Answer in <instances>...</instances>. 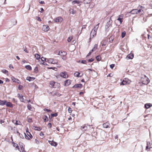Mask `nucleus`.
I'll list each match as a JSON object with an SVG mask.
<instances>
[{
  "mask_svg": "<svg viewBox=\"0 0 152 152\" xmlns=\"http://www.w3.org/2000/svg\"><path fill=\"white\" fill-rule=\"evenodd\" d=\"M99 23H98L94 27V29L91 31L90 34V39L93 38L95 36L96 34L98 28Z\"/></svg>",
  "mask_w": 152,
  "mask_h": 152,
  "instance_id": "nucleus-1",
  "label": "nucleus"
},
{
  "mask_svg": "<svg viewBox=\"0 0 152 152\" xmlns=\"http://www.w3.org/2000/svg\"><path fill=\"white\" fill-rule=\"evenodd\" d=\"M143 10L141 9H139L137 10V9H133L130 12V13L131 14H135L140 13L141 15H143Z\"/></svg>",
  "mask_w": 152,
  "mask_h": 152,
  "instance_id": "nucleus-2",
  "label": "nucleus"
},
{
  "mask_svg": "<svg viewBox=\"0 0 152 152\" xmlns=\"http://www.w3.org/2000/svg\"><path fill=\"white\" fill-rule=\"evenodd\" d=\"M141 81L142 83L145 85L148 84L150 82L149 79L145 75H144V78H142Z\"/></svg>",
  "mask_w": 152,
  "mask_h": 152,
  "instance_id": "nucleus-3",
  "label": "nucleus"
},
{
  "mask_svg": "<svg viewBox=\"0 0 152 152\" xmlns=\"http://www.w3.org/2000/svg\"><path fill=\"white\" fill-rule=\"evenodd\" d=\"M131 81L127 78L124 79L122 82L121 83L120 85H125L128 84L131 82Z\"/></svg>",
  "mask_w": 152,
  "mask_h": 152,
  "instance_id": "nucleus-4",
  "label": "nucleus"
},
{
  "mask_svg": "<svg viewBox=\"0 0 152 152\" xmlns=\"http://www.w3.org/2000/svg\"><path fill=\"white\" fill-rule=\"evenodd\" d=\"M112 23V21L111 20V18L110 19V20H108V21L107 23L105 26V28L106 31H108L109 30V27L111 25V24Z\"/></svg>",
  "mask_w": 152,
  "mask_h": 152,
  "instance_id": "nucleus-5",
  "label": "nucleus"
},
{
  "mask_svg": "<svg viewBox=\"0 0 152 152\" xmlns=\"http://www.w3.org/2000/svg\"><path fill=\"white\" fill-rule=\"evenodd\" d=\"M48 63L52 64H56L58 63L57 60L52 58H49L48 60Z\"/></svg>",
  "mask_w": 152,
  "mask_h": 152,
  "instance_id": "nucleus-6",
  "label": "nucleus"
},
{
  "mask_svg": "<svg viewBox=\"0 0 152 152\" xmlns=\"http://www.w3.org/2000/svg\"><path fill=\"white\" fill-rule=\"evenodd\" d=\"M17 95L18 98L21 102H24V99L23 98V96L22 94H18Z\"/></svg>",
  "mask_w": 152,
  "mask_h": 152,
  "instance_id": "nucleus-7",
  "label": "nucleus"
},
{
  "mask_svg": "<svg viewBox=\"0 0 152 152\" xmlns=\"http://www.w3.org/2000/svg\"><path fill=\"white\" fill-rule=\"evenodd\" d=\"M61 77L65 78H66L68 77V75L67 73L65 72H62L60 74Z\"/></svg>",
  "mask_w": 152,
  "mask_h": 152,
  "instance_id": "nucleus-8",
  "label": "nucleus"
},
{
  "mask_svg": "<svg viewBox=\"0 0 152 152\" xmlns=\"http://www.w3.org/2000/svg\"><path fill=\"white\" fill-rule=\"evenodd\" d=\"M42 30L45 32H47L49 30V27L47 25H43L42 27Z\"/></svg>",
  "mask_w": 152,
  "mask_h": 152,
  "instance_id": "nucleus-9",
  "label": "nucleus"
},
{
  "mask_svg": "<svg viewBox=\"0 0 152 152\" xmlns=\"http://www.w3.org/2000/svg\"><path fill=\"white\" fill-rule=\"evenodd\" d=\"M63 20V19L61 17H59L55 19L54 21L56 22H61Z\"/></svg>",
  "mask_w": 152,
  "mask_h": 152,
  "instance_id": "nucleus-10",
  "label": "nucleus"
},
{
  "mask_svg": "<svg viewBox=\"0 0 152 152\" xmlns=\"http://www.w3.org/2000/svg\"><path fill=\"white\" fill-rule=\"evenodd\" d=\"M71 83V80H67L64 81V86H69Z\"/></svg>",
  "mask_w": 152,
  "mask_h": 152,
  "instance_id": "nucleus-11",
  "label": "nucleus"
},
{
  "mask_svg": "<svg viewBox=\"0 0 152 152\" xmlns=\"http://www.w3.org/2000/svg\"><path fill=\"white\" fill-rule=\"evenodd\" d=\"M67 54V53L66 52L64 51H59L58 53V55L64 56L66 55Z\"/></svg>",
  "mask_w": 152,
  "mask_h": 152,
  "instance_id": "nucleus-12",
  "label": "nucleus"
},
{
  "mask_svg": "<svg viewBox=\"0 0 152 152\" xmlns=\"http://www.w3.org/2000/svg\"><path fill=\"white\" fill-rule=\"evenodd\" d=\"M11 79L13 82L19 83L20 81L18 79H16L13 77H11Z\"/></svg>",
  "mask_w": 152,
  "mask_h": 152,
  "instance_id": "nucleus-13",
  "label": "nucleus"
},
{
  "mask_svg": "<svg viewBox=\"0 0 152 152\" xmlns=\"http://www.w3.org/2000/svg\"><path fill=\"white\" fill-rule=\"evenodd\" d=\"M134 56L133 54L132 53H130L126 57V58L127 59H132L133 58V57Z\"/></svg>",
  "mask_w": 152,
  "mask_h": 152,
  "instance_id": "nucleus-14",
  "label": "nucleus"
},
{
  "mask_svg": "<svg viewBox=\"0 0 152 152\" xmlns=\"http://www.w3.org/2000/svg\"><path fill=\"white\" fill-rule=\"evenodd\" d=\"M6 104H5L6 105L7 107H12L13 106L12 104L10 102H7L6 101Z\"/></svg>",
  "mask_w": 152,
  "mask_h": 152,
  "instance_id": "nucleus-15",
  "label": "nucleus"
},
{
  "mask_svg": "<svg viewBox=\"0 0 152 152\" xmlns=\"http://www.w3.org/2000/svg\"><path fill=\"white\" fill-rule=\"evenodd\" d=\"M80 73L77 72H75L74 73L75 76L77 77H81L83 75V73L82 74V75H80Z\"/></svg>",
  "mask_w": 152,
  "mask_h": 152,
  "instance_id": "nucleus-16",
  "label": "nucleus"
},
{
  "mask_svg": "<svg viewBox=\"0 0 152 152\" xmlns=\"http://www.w3.org/2000/svg\"><path fill=\"white\" fill-rule=\"evenodd\" d=\"M35 79V78L34 77L28 76L27 77L26 79L29 81H31L34 80Z\"/></svg>",
  "mask_w": 152,
  "mask_h": 152,
  "instance_id": "nucleus-17",
  "label": "nucleus"
},
{
  "mask_svg": "<svg viewBox=\"0 0 152 152\" xmlns=\"http://www.w3.org/2000/svg\"><path fill=\"white\" fill-rule=\"evenodd\" d=\"M80 1H78L76 0L73 1L72 2V5H74L75 4H80Z\"/></svg>",
  "mask_w": 152,
  "mask_h": 152,
  "instance_id": "nucleus-18",
  "label": "nucleus"
},
{
  "mask_svg": "<svg viewBox=\"0 0 152 152\" xmlns=\"http://www.w3.org/2000/svg\"><path fill=\"white\" fill-rule=\"evenodd\" d=\"M151 143H147V146L146 147V150L147 151H149L150 149L152 147H151Z\"/></svg>",
  "mask_w": 152,
  "mask_h": 152,
  "instance_id": "nucleus-19",
  "label": "nucleus"
},
{
  "mask_svg": "<svg viewBox=\"0 0 152 152\" xmlns=\"http://www.w3.org/2000/svg\"><path fill=\"white\" fill-rule=\"evenodd\" d=\"M27 135L26 134H25V138L29 140L30 138H31L32 137V135L31 134V135L29 134V133H28V134H27Z\"/></svg>",
  "mask_w": 152,
  "mask_h": 152,
  "instance_id": "nucleus-20",
  "label": "nucleus"
},
{
  "mask_svg": "<svg viewBox=\"0 0 152 152\" xmlns=\"http://www.w3.org/2000/svg\"><path fill=\"white\" fill-rule=\"evenodd\" d=\"M109 123L108 122H107L103 124V126L104 128H107L109 127Z\"/></svg>",
  "mask_w": 152,
  "mask_h": 152,
  "instance_id": "nucleus-21",
  "label": "nucleus"
},
{
  "mask_svg": "<svg viewBox=\"0 0 152 152\" xmlns=\"http://www.w3.org/2000/svg\"><path fill=\"white\" fill-rule=\"evenodd\" d=\"M83 85L82 84L80 83L79 84H76L74 85V87L76 88H81L82 87Z\"/></svg>",
  "mask_w": 152,
  "mask_h": 152,
  "instance_id": "nucleus-22",
  "label": "nucleus"
},
{
  "mask_svg": "<svg viewBox=\"0 0 152 152\" xmlns=\"http://www.w3.org/2000/svg\"><path fill=\"white\" fill-rule=\"evenodd\" d=\"M69 12L70 13H72L73 14H75L76 13V11L72 9H70Z\"/></svg>",
  "mask_w": 152,
  "mask_h": 152,
  "instance_id": "nucleus-23",
  "label": "nucleus"
},
{
  "mask_svg": "<svg viewBox=\"0 0 152 152\" xmlns=\"http://www.w3.org/2000/svg\"><path fill=\"white\" fill-rule=\"evenodd\" d=\"M98 45L97 44H95L93 49L91 50V52H92L94 51H95L97 48Z\"/></svg>",
  "mask_w": 152,
  "mask_h": 152,
  "instance_id": "nucleus-24",
  "label": "nucleus"
},
{
  "mask_svg": "<svg viewBox=\"0 0 152 152\" xmlns=\"http://www.w3.org/2000/svg\"><path fill=\"white\" fill-rule=\"evenodd\" d=\"M21 145H20L21 148V150L23 151V152H26L24 150V148L23 147V146H24V145L23 143H21Z\"/></svg>",
  "mask_w": 152,
  "mask_h": 152,
  "instance_id": "nucleus-25",
  "label": "nucleus"
},
{
  "mask_svg": "<svg viewBox=\"0 0 152 152\" xmlns=\"http://www.w3.org/2000/svg\"><path fill=\"white\" fill-rule=\"evenodd\" d=\"M33 128L35 130L40 131L41 130V129L39 127H38L36 126H34Z\"/></svg>",
  "mask_w": 152,
  "mask_h": 152,
  "instance_id": "nucleus-26",
  "label": "nucleus"
},
{
  "mask_svg": "<svg viewBox=\"0 0 152 152\" xmlns=\"http://www.w3.org/2000/svg\"><path fill=\"white\" fill-rule=\"evenodd\" d=\"M6 100H0V105H3L6 104Z\"/></svg>",
  "mask_w": 152,
  "mask_h": 152,
  "instance_id": "nucleus-27",
  "label": "nucleus"
},
{
  "mask_svg": "<svg viewBox=\"0 0 152 152\" xmlns=\"http://www.w3.org/2000/svg\"><path fill=\"white\" fill-rule=\"evenodd\" d=\"M151 104H146L145 105V107L146 109L149 108L151 106Z\"/></svg>",
  "mask_w": 152,
  "mask_h": 152,
  "instance_id": "nucleus-28",
  "label": "nucleus"
},
{
  "mask_svg": "<svg viewBox=\"0 0 152 152\" xmlns=\"http://www.w3.org/2000/svg\"><path fill=\"white\" fill-rule=\"evenodd\" d=\"M12 144H13V145L14 147H15L16 148H17L18 150H19L20 149L19 148V146L17 143H12Z\"/></svg>",
  "mask_w": 152,
  "mask_h": 152,
  "instance_id": "nucleus-29",
  "label": "nucleus"
},
{
  "mask_svg": "<svg viewBox=\"0 0 152 152\" xmlns=\"http://www.w3.org/2000/svg\"><path fill=\"white\" fill-rule=\"evenodd\" d=\"M25 67L26 69H28V70H31L32 69L30 65H26L25 66Z\"/></svg>",
  "mask_w": 152,
  "mask_h": 152,
  "instance_id": "nucleus-30",
  "label": "nucleus"
},
{
  "mask_svg": "<svg viewBox=\"0 0 152 152\" xmlns=\"http://www.w3.org/2000/svg\"><path fill=\"white\" fill-rule=\"evenodd\" d=\"M55 83L54 81H51L50 83V85L51 87H53Z\"/></svg>",
  "mask_w": 152,
  "mask_h": 152,
  "instance_id": "nucleus-31",
  "label": "nucleus"
},
{
  "mask_svg": "<svg viewBox=\"0 0 152 152\" xmlns=\"http://www.w3.org/2000/svg\"><path fill=\"white\" fill-rule=\"evenodd\" d=\"M91 1V0H84L83 3L84 4H87L90 3Z\"/></svg>",
  "mask_w": 152,
  "mask_h": 152,
  "instance_id": "nucleus-32",
  "label": "nucleus"
},
{
  "mask_svg": "<svg viewBox=\"0 0 152 152\" xmlns=\"http://www.w3.org/2000/svg\"><path fill=\"white\" fill-rule=\"evenodd\" d=\"M87 126H81V129L82 130H83L84 131H86L87 129Z\"/></svg>",
  "mask_w": 152,
  "mask_h": 152,
  "instance_id": "nucleus-33",
  "label": "nucleus"
},
{
  "mask_svg": "<svg viewBox=\"0 0 152 152\" xmlns=\"http://www.w3.org/2000/svg\"><path fill=\"white\" fill-rule=\"evenodd\" d=\"M35 58L37 60L39 59L40 57V56L38 54H35Z\"/></svg>",
  "mask_w": 152,
  "mask_h": 152,
  "instance_id": "nucleus-34",
  "label": "nucleus"
},
{
  "mask_svg": "<svg viewBox=\"0 0 152 152\" xmlns=\"http://www.w3.org/2000/svg\"><path fill=\"white\" fill-rule=\"evenodd\" d=\"M27 107L28 110H32L31 106L30 104H28L27 105Z\"/></svg>",
  "mask_w": 152,
  "mask_h": 152,
  "instance_id": "nucleus-35",
  "label": "nucleus"
},
{
  "mask_svg": "<svg viewBox=\"0 0 152 152\" xmlns=\"http://www.w3.org/2000/svg\"><path fill=\"white\" fill-rule=\"evenodd\" d=\"M114 39V37L113 36H111L109 39V41L110 42H112L113 41Z\"/></svg>",
  "mask_w": 152,
  "mask_h": 152,
  "instance_id": "nucleus-36",
  "label": "nucleus"
},
{
  "mask_svg": "<svg viewBox=\"0 0 152 152\" xmlns=\"http://www.w3.org/2000/svg\"><path fill=\"white\" fill-rule=\"evenodd\" d=\"M34 72L35 73H37L38 72V68L37 67H35L34 69Z\"/></svg>",
  "mask_w": 152,
  "mask_h": 152,
  "instance_id": "nucleus-37",
  "label": "nucleus"
},
{
  "mask_svg": "<svg viewBox=\"0 0 152 152\" xmlns=\"http://www.w3.org/2000/svg\"><path fill=\"white\" fill-rule=\"evenodd\" d=\"M122 18H118L117 19V20L119 21L120 22V24L121 23L123 22Z\"/></svg>",
  "mask_w": 152,
  "mask_h": 152,
  "instance_id": "nucleus-38",
  "label": "nucleus"
},
{
  "mask_svg": "<svg viewBox=\"0 0 152 152\" xmlns=\"http://www.w3.org/2000/svg\"><path fill=\"white\" fill-rule=\"evenodd\" d=\"M44 119L45 122H46V121H48V117L46 115H45L44 118Z\"/></svg>",
  "mask_w": 152,
  "mask_h": 152,
  "instance_id": "nucleus-39",
  "label": "nucleus"
},
{
  "mask_svg": "<svg viewBox=\"0 0 152 152\" xmlns=\"http://www.w3.org/2000/svg\"><path fill=\"white\" fill-rule=\"evenodd\" d=\"M131 13H130V12H127L125 14V16L126 17H128L131 16Z\"/></svg>",
  "mask_w": 152,
  "mask_h": 152,
  "instance_id": "nucleus-40",
  "label": "nucleus"
},
{
  "mask_svg": "<svg viewBox=\"0 0 152 152\" xmlns=\"http://www.w3.org/2000/svg\"><path fill=\"white\" fill-rule=\"evenodd\" d=\"M51 146H53L54 147H56L57 146V143H50Z\"/></svg>",
  "mask_w": 152,
  "mask_h": 152,
  "instance_id": "nucleus-41",
  "label": "nucleus"
},
{
  "mask_svg": "<svg viewBox=\"0 0 152 152\" xmlns=\"http://www.w3.org/2000/svg\"><path fill=\"white\" fill-rule=\"evenodd\" d=\"M26 134H28V133H29V134L31 135L30 133L28 132V127H26Z\"/></svg>",
  "mask_w": 152,
  "mask_h": 152,
  "instance_id": "nucleus-42",
  "label": "nucleus"
},
{
  "mask_svg": "<svg viewBox=\"0 0 152 152\" xmlns=\"http://www.w3.org/2000/svg\"><path fill=\"white\" fill-rule=\"evenodd\" d=\"M126 33L125 32H122L121 34V36L122 38L124 37Z\"/></svg>",
  "mask_w": 152,
  "mask_h": 152,
  "instance_id": "nucleus-43",
  "label": "nucleus"
},
{
  "mask_svg": "<svg viewBox=\"0 0 152 152\" xmlns=\"http://www.w3.org/2000/svg\"><path fill=\"white\" fill-rule=\"evenodd\" d=\"M2 72H3V73L5 74H6L8 72L5 69H3V70H2Z\"/></svg>",
  "mask_w": 152,
  "mask_h": 152,
  "instance_id": "nucleus-44",
  "label": "nucleus"
},
{
  "mask_svg": "<svg viewBox=\"0 0 152 152\" xmlns=\"http://www.w3.org/2000/svg\"><path fill=\"white\" fill-rule=\"evenodd\" d=\"M72 38V37H69L67 39L68 42H70Z\"/></svg>",
  "mask_w": 152,
  "mask_h": 152,
  "instance_id": "nucleus-45",
  "label": "nucleus"
},
{
  "mask_svg": "<svg viewBox=\"0 0 152 152\" xmlns=\"http://www.w3.org/2000/svg\"><path fill=\"white\" fill-rule=\"evenodd\" d=\"M57 115V113H55L53 114H51V116L52 117H56Z\"/></svg>",
  "mask_w": 152,
  "mask_h": 152,
  "instance_id": "nucleus-46",
  "label": "nucleus"
},
{
  "mask_svg": "<svg viewBox=\"0 0 152 152\" xmlns=\"http://www.w3.org/2000/svg\"><path fill=\"white\" fill-rule=\"evenodd\" d=\"M20 121H16V122L15 123V124H16V125H19L20 124Z\"/></svg>",
  "mask_w": 152,
  "mask_h": 152,
  "instance_id": "nucleus-47",
  "label": "nucleus"
},
{
  "mask_svg": "<svg viewBox=\"0 0 152 152\" xmlns=\"http://www.w3.org/2000/svg\"><path fill=\"white\" fill-rule=\"evenodd\" d=\"M114 66V64H112L110 65V67L111 69H113Z\"/></svg>",
  "mask_w": 152,
  "mask_h": 152,
  "instance_id": "nucleus-48",
  "label": "nucleus"
},
{
  "mask_svg": "<svg viewBox=\"0 0 152 152\" xmlns=\"http://www.w3.org/2000/svg\"><path fill=\"white\" fill-rule=\"evenodd\" d=\"M81 62L83 64H86V61L85 60H82Z\"/></svg>",
  "mask_w": 152,
  "mask_h": 152,
  "instance_id": "nucleus-49",
  "label": "nucleus"
},
{
  "mask_svg": "<svg viewBox=\"0 0 152 152\" xmlns=\"http://www.w3.org/2000/svg\"><path fill=\"white\" fill-rule=\"evenodd\" d=\"M47 126L48 128H51L52 126V125H51V124L50 123H49L48 124Z\"/></svg>",
  "mask_w": 152,
  "mask_h": 152,
  "instance_id": "nucleus-50",
  "label": "nucleus"
},
{
  "mask_svg": "<svg viewBox=\"0 0 152 152\" xmlns=\"http://www.w3.org/2000/svg\"><path fill=\"white\" fill-rule=\"evenodd\" d=\"M94 60V59L93 58H91L88 60V61L89 62H92Z\"/></svg>",
  "mask_w": 152,
  "mask_h": 152,
  "instance_id": "nucleus-51",
  "label": "nucleus"
},
{
  "mask_svg": "<svg viewBox=\"0 0 152 152\" xmlns=\"http://www.w3.org/2000/svg\"><path fill=\"white\" fill-rule=\"evenodd\" d=\"M72 108L70 107H69L68 108V111L69 113H71L72 112Z\"/></svg>",
  "mask_w": 152,
  "mask_h": 152,
  "instance_id": "nucleus-52",
  "label": "nucleus"
},
{
  "mask_svg": "<svg viewBox=\"0 0 152 152\" xmlns=\"http://www.w3.org/2000/svg\"><path fill=\"white\" fill-rule=\"evenodd\" d=\"M118 135H116L115 137V140H115V142H118Z\"/></svg>",
  "mask_w": 152,
  "mask_h": 152,
  "instance_id": "nucleus-53",
  "label": "nucleus"
},
{
  "mask_svg": "<svg viewBox=\"0 0 152 152\" xmlns=\"http://www.w3.org/2000/svg\"><path fill=\"white\" fill-rule=\"evenodd\" d=\"M102 46H105L106 45V42H103V43H102Z\"/></svg>",
  "mask_w": 152,
  "mask_h": 152,
  "instance_id": "nucleus-54",
  "label": "nucleus"
},
{
  "mask_svg": "<svg viewBox=\"0 0 152 152\" xmlns=\"http://www.w3.org/2000/svg\"><path fill=\"white\" fill-rule=\"evenodd\" d=\"M45 58H46L42 57L41 58V59L42 61H45Z\"/></svg>",
  "mask_w": 152,
  "mask_h": 152,
  "instance_id": "nucleus-55",
  "label": "nucleus"
},
{
  "mask_svg": "<svg viewBox=\"0 0 152 152\" xmlns=\"http://www.w3.org/2000/svg\"><path fill=\"white\" fill-rule=\"evenodd\" d=\"M22 88V86L21 85H19L18 86V88L19 90H21Z\"/></svg>",
  "mask_w": 152,
  "mask_h": 152,
  "instance_id": "nucleus-56",
  "label": "nucleus"
},
{
  "mask_svg": "<svg viewBox=\"0 0 152 152\" xmlns=\"http://www.w3.org/2000/svg\"><path fill=\"white\" fill-rule=\"evenodd\" d=\"M25 63H27V61L26 60H23L22 61V64H24Z\"/></svg>",
  "mask_w": 152,
  "mask_h": 152,
  "instance_id": "nucleus-57",
  "label": "nucleus"
},
{
  "mask_svg": "<svg viewBox=\"0 0 152 152\" xmlns=\"http://www.w3.org/2000/svg\"><path fill=\"white\" fill-rule=\"evenodd\" d=\"M99 56H97L96 57V59L97 60V61H99L100 60V59H99Z\"/></svg>",
  "mask_w": 152,
  "mask_h": 152,
  "instance_id": "nucleus-58",
  "label": "nucleus"
},
{
  "mask_svg": "<svg viewBox=\"0 0 152 152\" xmlns=\"http://www.w3.org/2000/svg\"><path fill=\"white\" fill-rule=\"evenodd\" d=\"M44 110L47 112H50L51 111L50 110H49L48 109H45Z\"/></svg>",
  "mask_w": 152,
  "mask_h": 152,
  "instance_id": "nucleus-59",
  "label": "nucleus"
},
{
  "mask_svg": "<svg viewBox=\"0 0 152 152\" xmlns=\"http://www.w3.org/2000/svg\"><path fill=\"white\" fill-rule=\"evenodd\" d=\"M92 52H91V51L89 52V53L87 55V56H90V55L91 54V53H92Z\"/></svg>",
  "mask_w": 152,
  "mask_h": 152,
  "instance_id": "nucleus-60",
  "label": "nucleus"
},
{
  "mask_svg": "<svg viewBox=\"0 0 152 152\" xmlns=\"http://www.w3.org/2000/svg\"><path fill=\"white\" fill-rule=\"evenodd\" d=\"M39 3L41 4H43L45 3L44 1H41L39 2Z\"/></svg>",
  "mask_w": 152,
  "mask_h": 152,
  "instance_id": "nucleus-61",
  "label": "nucleus"
},
{
  "mask_svg": "<svg viewBox=\"0 0 152 152\" xmlns=\"http://www.w3.org/2000/svg\"><path fill=\"white\" fill-rule=\"evenodd\" d=\"M32 121V120L31 118H29L28 119V121L29 122H31Z\"/></svg>",
  "mask_w": 152,
  "mask_h": 152,
  "instance_id": "nucleus-62",
  "label": "nucleus"
},
{
  "mask_svg": "<svg viewBox=\"0 0 152 152\" xmlns=\"http://www.w3.org/2000/svg\"><path fill=\"white\" fill-rule=\"evenodd\" d=\"M37 20L38 21H41V20L40 18L39 17H37Z\"/></svg>",
  "mask_w": 152,
  "mask_h": 152,
  "instance_id": "nucleus-63",
  "label": "nucleus"
},
{
  "mask_svg": "<svg viewBox=\"0 0 152 152\" xmlns=\"http://www.w3.org/2000/svg\"><path fill=\"white\" fill-rule=\"evenodd\" d=\"M24 50V51H25L26 53H28V51L27 50H26V49H25Z\"/></svg>",
  "mask_w": 152,
  "mask_h": 152,
  "instance_id": "nucleus-64",
  "label": "nucleus"
}]
</instances>
